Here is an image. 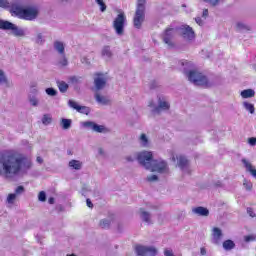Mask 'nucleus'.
<instances>
[{
	"mask_svg": "<svg viewBox=\"0 0 256 256\" xmlns=\"http://www.w3.org/2000/svg\"><path fill=\"white\" fill-rule=\"evenodd\" d=\"M45 93L49 96V97H57V90H55V88H46L45 89Z\"/></svg>",
	"mask_w": 256,
	"mask_h": 256,
	"instance_id": "e433bc0d",
	"label": "nucleus"
},
{
	"mask_svg": "<svg viewBox=\"0 0 256 256\" xmlns=\"http://www.w3.org/2000/svg\"><path fill=\"white\" fill-rule=\"evenodd\" d=\"M38 201H41L42 203H45V201H47V193H45V191L39 192Z\"/></svg>",
	"mask_w": 256,
	"mask_h": 256,
	"instance_id": "79ce46f5",
	"label": "nucleus"
},
{
	"mask_svg": "<svg viewBox=\"0 0 256 256\" xmlns=\"http://www.w3.org/2000/svg\"><path fill=\"white\" fill-rule=\"evenodd\" d=\"M113 223H115V214H110L99 221L98 227H100V229H111Z\"/></svg>",
	"mask_w": 256,
	"mask_h": 256,
	"instance_id": "2eb2a0df",
	"label": "nucleus"
},
{
	"mask_svg": "<svg viewBox=\"0 0 256 256\" xmlns=\"http://www.w3.org/2000/svg\"><path fill=\"white\" fill-rule=\"evenodd\" d=\"M247 213L250 217H255V212L253 211V208H247Z\"/></svg>",
	"mask_w": 256,
	"mask_h": 256,
	"instance_id": "864d4df0",
	"label": "nucleus"
},
{
	"mask_svg": "<svg viewBox=\"0 0 256 256\" xmlns=\"http://www.w3.org/2000/svg\"><path fill=\"white\" fill-rule=\"evenodd\" d=\"M192 213H194V215H198V217H209V209L203 206L193 208Z\"/></svg>",
	"mask_w": 256,
	"mask_h": 256,
	"instance_id": "6ab92c4d",
	"label": "nucleus"
},
{
	"mask_svg": "<svg viewBox=\"0 0 256 256\" xmlns=\"http://www.w3.org/2000/svg\"><path fill=\"white\" fill-rule=\"evenodd\" d=\"M94 97L100 105H109V103H111V100H109V98L99 94V92H96Z\"/></svg>",
	"mask_w": 256,
	"mask_h": 256,
	"instance_id": "aec40b11",
	"label": "nucleus"
},
{
	"mask_svg": "<svg viewBox=\"0 0 256 256\" xmlns=\"http://www.w3.org/2000/svg\"><path fill=\"white\" fill-rule=\"evenodd\" d=\"M68 105L69 107H71V109H75L76 111H78V109L81 107L79 104H77L76 101L74 100H69L68 101Z\"/></svg>",
	"mask_w": 256,
	"mask_h": 256,
	"instance_id": "c03bdc74",
	"label": "nucleus"
},
{
	"mask_svg": "<svg viewBox=\"0 0 256 256\" xmlns=\"http://www.w3.org/2000/svg\"><path fill=\"white\" fill-rule=\"evenodd\" d=\"M171 109V104L165 100V98H158V105L151 110L152 113L159 115L163 111H169Z\"/></svg>",
	"mask_w": 256,
	"mask_h": 256,
	"instance_id": "ddd939ff",
	"label": "nucleus"
},
{
	"mask_svg": "<svg viewBox=\"0 0 256 256\" xmlns=\"http://www.w3.org/2000/svg\"><path fill=\"white\" fill-rule=\"evenodd\" d=\"M223 249H225V251H231V249H235V242H233L232 240L224 241Z\"/></svg>",
	"mask_w": 256,
	"mask_h": 256,
	"instance_id": "c756f323",
	"label": "nucleus"
},
{
	"mask_svg": "<svg viewBox=\"0 0 256 256\" xmlns=\"http://www.w3.org/2000/svg\"><path fill=\"white\" fill-rule=\"evenodd\" d=\"M182 65L184 67V75L190 81V83H193V85L200 86V87H209V80L207 79V76L203 75V73L192 70L187 67H193V64L188 61L182 62Z\"/></svg>",
	"mask_w": 256,
	"mask_h": 256,
	"instance_id": "20e7f679",
	"label": "nucleus"
},
{
	"mask_svg": "<svg viewBox=\"0 0 256 256\" xmlns=\"http://www.w3.org/2000/svg\"><path fill=\"white\" fill-rule=\"evenodd\" d=\"M36 161H37V163H39L41 165L43 163V158H41V156H38L36 158Z\"/></svg>",
	"mask_w": 256,
	"mask_h": 256,
	"instance_id": "bf43d9fd",
	"label": "nucleus"
},
{
	"mask_svg": "<svg viewBox=\"0 0 256 256\" xmlns=\"http://www.w3.org/2000/svg\"><path fill=\"white\" fill-rule=\"evenodd\" d=\"M86 205L87 207H89L90 209H93V202H91V199H86Z\"/></svg>",
	"mask_w": 256,
	"mask_h": 256,
	"instance_id": "5fc2aeb1",
	"label": "nucleus"
},
{
	"mask_svg": "<svg viewBox=\"0 0 256 256\" xmlns=\"http://www.w3.org/2000/svg\"><path fill=\"white\" fill-rule=\"evenodd\" d=\"M77 112L82 113L83 115H89V113H91V110L87 106H80Z\"/></svg>",
	"mask_w": 256,
	"mask_h": 256,
	"instance_id": "4c0bfd02",
	"label": "nucleus"
},
{
	"mask_svg": "<svg viewBox=\"0 0 256 256\" xmlns=\"http://www.w3.org/2000/svg\"><path fill=\"white\" fill-rule=\"evenodd\" d=\"M202 17L204 19H207V17H209V10L208 9H204L202 12Z\"/></svg>",
	"mask_w": 256,
	"mask_h": 256,
	"instance_id": "603ef678",
	"label": "nucleus"
},
{
	"mask_svg": "<svg viewBox=\"0 0 256 256\" xmlns=\"http://www.w3.org/2000/svg\"><path fill=\"white\" fill-rule=\"evenodd\" d=\"M81 127L84 129H90L94 133H109V128L105 127V125H99L93 121H84L81 122Z\"/></svg>",
	"mask_w": 256,
	"mask_h": 256,
	"instance_id": "6e6552de",
	"label": "nucleus"
},
{
	"mask_svg": "<svg viewBox=\"0 0 256 256\" xmlns=\"http://www.w3.org/2000/svg\"><path fill=\"white\" fill-rule=\"evenodd\" d=\"M0 85H5L6 87H11V82H9V79L7 78V75L5 74V71L0 68Z\"/></svg>",
	"mask_w": 256,
	"mask_h": 256,
	"instance_id": "4be33fe9",
	"label": "nucleus"
},
{
	"mask_svg": "<svg viewBox=\"0 0 256 256\" xmlns=\"http://www.w3.org/2000/svg\"><path fill=\"white\" fill-rule=\"evenodd\" d=\"M241 97L243 99H251V97H255V90L246 89L241 92Z\"/></svg>",
	"mask_w": 256,
	"mask_h": 256,
	"instance_id": "bb28decb",
	"label": "nucleus"
},
{
	"mask_svg": "<svg viewBox=\"0 0 256 256\" xmlns=\"http://www.w3.org/2000/svg\"><path fill=\"white\" fill-rule=\"evenodd\" d=\"M164 256H175V254L173 253V250L170 249H165L164 250Z\"/></svg>",
	"mask_w": 256,
	"mask_h": 256,
	"instance_id": "09e8293b",
	"label": "nucleus"
},
{
	"mask_svg": "<svg viewBox=\"0 0 256 256\" xmlns=\"http://www.w3.org/2000/svg\"><path fill=\"white\" fill-rule=\"evenodd\" d=\"M139 143L142 147H149V138L146 134H141L139 137Z\"/></svg>",
	"mask_w": 256,
	"mask_h": 256,
	"instance_id": "7c9ffc66",
	"label": "nucleus"
},
{
	"mask_svg": "<svg viewBox=\"0 0 256 256\" xmlns=\"http://www.w3.org/2000/svg\"><path fill=\"white\" fill-rule=\"evenodd\" d=\"M140 219L147 223V225H153V220L151 219V212L145 210L144 208L139 209Z\"/></svg>",
	"mask_w": 256,
	"mask_h": 256,
	"instance_id": "f3484780",
	"label": "nucleus"
},
{
	"mask_svg": "<svg viewBox=\"0 0 256 256\" xmlns=\"http://www.w3.org/2000/svg\"><path fill=\"white\" fill-rule=\"evenodd\" d=\"M31 167H33L31 160H28L22 154H0V177L4 179H15L21 173L27 174Z\"/></svg>",
	"mask_w": 256,
	"mask_h": 256,
	"instance_id": "f257e3e1",
	"label": "nucleus"
},
{
	"mask_svg": "<svg viewBox=\"0 0 256 256\" xmlns=\"http://www.w3.org/2000/svg\"><path fill=\"white\" fill-rule=\"evenodd\" d=\"M172 161H175V156L172 157Z\"/></svg>",
	"mask_w": 256,
	"mask_h": 256,
	"instance_id": "338daca9",
	"label": "nucleus"
},
{
	"mask_svg": "<svg viewBox=\"0 0 256 256\" xmlns=\"http://www.w3.org/2000/svg\"><path fill=\"white\" fill-rule=\"evenodd\" d=\"M15 199H17V194L11 193L8 195L6 201L9 205H13V203H15Z\"/></svg>",
	"mask_w": 256,
	"mask_h": 256,
	"instance_id": "ea45409f",
	"label": "nucleus"
},
{
	"mask_svg": "<svg viewBox=\"0 0 256 256\" xmlns=\"http://www.w3.org/2000/svg\"><path fill=\"white\" fill-rule=\"evenodd\" d=\"M54 49L57 51L59 55L65 54V45L61 41H55L54 42Z\"/></svg>",
	"mask_w": 256,
	"mask_h": 256,
	"instance_id": "5701e85b",
	"label": "nucleus"
},
{
	"mask_svg": "<svg viewBox=\"0 0 256 256\" xmlns=\"http://www.w3.org/2000/svg\"><path fill=\"white\" fill-rule=\"evenodd\" d=\"M39 90L37 89V83L33 82L30 86V92L28 95H34L37 97Z\"/></svg>",
	"mask_w": 256,
	"mask_h": 256,
	"instance_id": "c9c22d12",
	"label": "nucleus"
},
{
	"mask_svg": "<svg viewBox=\"0 0 256 256\" xmlns=\"http://www.w3.org/2000/svg\"><path fill=\"white\" fill-rule=\"evenodd\" d=\"M53 118L49 114H44L42 117L43 125H51Z\"/></svg>",
	"mask_w": 256,
	"mask_h": 256,
	"instance_id": "72a5a7b5",
	"label": "nucleus"
},
{
	"mask_svg": "<svg viewBox=\"0 0 256 256\" xmlns=\"http://www.w3.org/2000/svg\"><path fill=\"white\" fill-rule=\"evenodd\" d=\"M80 61L83 65H86L87 67L91 66V60L87 56H82Z\"/></svg>",
	"mask_w": 256,
	"mask_h": 256,
	"instance_id": "a18cd8bd",
	"label": "nucleus"
},
{
	"mask_svg": "<svg viewBox=\"0 0 256 256\" xmlns=\"http://www.w3.org/2000/svg\"><path fill=\"white\" fill-rule=\"evenodd\" d=\"M177 166L185 175H191V164L185 156L180 155L177 157Z\"/></svg>",
	"mask_w": 256,
	"mask_h": 256,
	"instance_id": "f8f14e48",
	"label": "nucleus"
},
{
	"mask_svg": "<svg viewBox=\"0 0 256 256\" xmlns=\"http://www.w3.org/2000/svg\"><path fill=\"white\" fill-rule=\"evenodd\" d=\"M242 163L246 167V171H248L250 175L256 179V169L253 168V165H251V163L245 159H242Z\"/></svg>",
	"mask_w": 256,
	"mask_h": 256,
	"instance_id": "412c9836",
	"label": "nucleus"
},
{
	"mask_svg": "<svg viewBox=\"0 0 256 256\" xmlns=\"http://www.w3.org/2000/svg\"><path fill=\"white\" fill-rule=\"evenodd\" d=\"M215 185L216 187H223V183H221V181H218Z\"/></svg>",
	"mask_w": 256,
	"mask_h": 256,
	"instance_id": "680f3d73",
	"label": "nucleus"
},
{
	"mask_svg": "<svg viewBox=\"0 0 256 256\" xmlns=\"http://www.w3.org/2000/svg\"><path fill=\"white\" fill-rule=\"evenodd\" d=\"M223 238V231L220 228L214 227L212 230V243L219 245Z\"/></svg>",
	"mask_w": 256,
	"mask_h": 256,
	"instance_id": "dca6fc26",
	"label": "nucleus"
},
{
	"mask_svg": "<svg viewBox=\"0 0 256 256\" xmlns=\"http://www.w3.org/2000/svg\"><path fill=\"white\" fill-rule=\"evenodd\" d=\"M48 203H49L50 205H54V204H55V198L50 197V198L48 199Z\"/></svg>",
	"mask_w": 256,
	"mask_h": 256,
	"instance_id": "13d9d810",
	"label": "nucleus"
},
{
	"mask_svg": "<svg viewBox=\"0 0 256 256\" xmlns=\"http://www.w3.org/2000/svg\"><path fill=\"white\" fill-rule=\"evenodd\" d=\"M0 7L3 9L10 7L12 17H17L23 21H36L39 18V7L24 6L20 1L10 4L7 0H0Z\"/></svg>",
	"mask_w": 256,
	"mask_h": 256,
	"instance_id": "f03ea898",
	"label": "nucleus"
},
{
	"mask_svg": "<svg viewBox=\"0 0 256 256\" xmlns=\"http://www.w3.org/2000/svg\"><path fill=\"white\" fill-rule=\"evenodd\" d=\"M23 193H25V187L24 186L16 187V189L14 191V195H16V197H19V195H23Z\"/></svg>",
	"mask_w": 256,
	"mask_h": 256,
	"instance_id": "a19ab883",
	"label": "nucleus"
},
{
	"mask_svg": "<svg viewBox=\"0 0 256 256\" xmlns=\"http://www.w3.org/2000/svg\"><path fill=\"white\" fill-rule=\"evenodd\" d=\"M69 65V60H67V56L65 54H60L57 60L58 67H67Z\"/></svg>",
	"mask_w": 256,
	"mask_h": 256,
	"instance_id": "393cba45",
	"label": "nucleus"
},
{
	"mask_svg": "<svg viewBox=\"0 0 256 256\" xmlns=\"http://www.w3.org/2000/svg\"><path fill=\"white\" fill-rule=\"evenodd\" d=\"M148 107H150L151 109H155V107H157V106L155 105V102L150 101L148 104Z\"/></svg>",
	"mask_w": 256,
	"mask_h": 256,
	"instance_id": "4d7b16f0",
	"label": "nucleus"
},
{
	"mask_svg": "<svg viewBox=\"0 0 256 256\" xmlns=\"http://www.w3.org/2000/svg\"><path fill=\"white\" fill-rule=\"evenodd\" d=\"M35 43H36L37 45H43V43H45V39L43 38V33L38 32V33L36 34Z\"/></svg>",
	"mask_w": 256,
	"mask_h": 256,
	"instance_id": "f704fd0d",
	"label": "nucleus"
},
{
	"mask_svg": "<svg viewBox=\"0 0 256 256\" xmlns=\"http://www.w3.org/2000/svg\"><path fill=\"white\" fill-rule=\"evenodd\" d=\"M236 30L237 31H251V28L247 26L245 23L238 22L236 24Z\"/></svg>",
	"mask_w": 256,
	"mask_h": 256,
	"instance_id": "473e14b6",
	"label": "nucleus"
},
{
	"mask_svg": "<svg viewBox=\"0 0 256 256\" xmlns=\"http://www.w3.org/2000/svg\"><path fill=\"white\" fill-rule=\"evenodd\" d=\"M107 81H109V78L106 76V74H103V73L94 74L95 91H103V89L107 87Z\"/></svg>",
	"mask_w": 256,
	"mask_h": 256,
	"instance_id": "1a4fd4ad",
	"label": "nucleus"
},
{
	"mask_svg": "<svg viewBox=\"0 0 256 256\" xmlns=\"http://www.w3.org/2000/svg\"><path fill=\"white\" fill-rule=\"evenodd\" d=\"M195 22H196L197 25H199L200 27H203V25H204L203 19H201V17H196V18H195Z\"/></svg>",
	"mask_w": 256,
	"mask_h": 256,
	"instance_id": "8fccbe9b",
	"label": "nucleus"
},
{
	"mask_svg": "<svg viewBox=\"0 0 256 256\" xmlns=\"http://www.w3.org/2000/svg\"><path fill=\"white\" fill-rule=\"evenodd\" d=\"M178 31H179L181 37H183V39H185V41H193V39H195V31L189 25L180 26L178 28Z\"/></svg>",
	"mask_w": 256,
	"mask_h": 256,
	"instance_id": "9d476101",
	"label": "nucleus"
},
{
	"mask_svg": "<svg viewBox=\"0 0 256 256\" xmlns=\"http://www.w3.org/2000/svg\"><path fill=\"white\" fill-rule=\"evenodd\" d=\"M127 21V17H125L124 12H120L117 17L113 21V29L117 35L120 37L125 33V22Z\"/></svg>",
	"mask_w": 256,
	"mask_h": 256,
	"instance_id": "0eeeda50",
	"label": "nucleus"
},
{
	"mask_svg": "<svg viewBox=\"0 0 256 256\" xmlns=\"http://www.w3.org/2000/svg\"><path fill=\"white\" fill-rule=\"evenodd\" d=\"M243 107L246 109V111H249L251 115L255 113V106L252 103L249 102H243Z\"/></svg>",
	"mask_w": 256,
	"mask_h": 256,
	"instance_id": "2f4dec72",
	"label": "nucleus"
},
{
	"mask_svg": "<svg viewBox=\"0 0 256 256\" xmlns=\"http://www.w3.org/2000/svg\"><path fill=\"white\" fill-rule=\"evenodd\" d=\"M72 81H77V77H73V78H72Z\"/></svg>",
	"mask_w": 256,
	"mask_h": 256,
	"instance_id": "69168bd1",
	"label": "nucleus"
},
{
	"mask_svg": "<svg viewBox=\"0 0 256 256\" xmlns=\"http://www.w3.org/2000/svg\"><path fill=\"white\" fill-rule=\"evenodd\" d=\"M248 143L249 145H251V147H254V145H256V138L255 137L248 138Z\"/></svg>",
	"mask_w": 256,
	"mask_h": 256,
	"instance_id": "3c124183",
	"label": "nucleus"
},
{
	"mask_svg": "<svg viewBox=\"0 0 256 256\" xmlns=\"http://www.w3.org/2000/svg\"><path fill=\"white\" fill-rule=\"evenodd\" d=\"M57 87L60 93H67V89H69V84H67L65 81H58Z\"/></svg>",
	"mask_w": 256,
	"mask_h": 256,
	"instance_id": "cd10ccee",
	"label": "nucleus"
},
{
	"mask_svg": "<svg viewBox=\"0 0 256 256\" xmlns=\"http://www.w3.org/2000/svg\"><path fill=\"white\" fill-rule=\"evenodd\" d=\"M72 123H73V121L71 119L62 118L60 121V126L62 127V129L64 131H67V130L71 129Z\"/></svg>",
	"mask_w": 256,
	"mask_h": 256,
	"instance_id": "a878e982",
	"label": "nucleus"
},
{
	"mask_svg": "<svg viewBox=\"0 0 256 256\" xmlns=\"http://www.w3.org/2000/svg\"><path fill=\"white\" fill-rule=\"evenodd\" d=\"M101 56L104 61H111V59H113V51H111V46H104L101 50Z\"/></svg>",
	"mask_w": 256,
	"mask_h": 256,
	"instance_id": "a211bd4d",
	"label": "nucleus"
},
{
	"mask_svg": "<svg viewBox=\"0 0 256 256\" xmlns=\"http://www.w3.org/2000/svg\"><path fill=\"white\" fill-rule=\"evenodd\" d=\"M0 29H2V31H11L14 37H25V30H23V28H19V26L13 22L7 20L0 19Z\"/></svg>",
	"mask_w": 256,
	"mask_h": 256,
	"instance_id": "423d86ee",
	"label": "nucleus"
},
{
	"mask_svg": "<svg viewBox=\"0 0 256 256\" xmlns=\"http://www.w3.org/2000/svg\"><path fill=\"white\" fill-rule=\"evenodd\" d=\"M159 250L155 246H137L136 254L139 256H157Z\"/></svg>",
	"mask_w": 256,
	"mask_h": 256,
	"instance_id": "9b49d317",
	"label": "nucleus"
},
{
	"mask_svg": "<svg viewBox=\"0 0 256 256\" xmlns=\"http://www.w3.org/2000/svg\"><path fill=\"white\" fill-rule=\"evenodd\" d=\"M96 3L100 6V11L102 13H105V11H107V5H105V2H103V0H96Z\"/></svg>",
	"mask_w": 256,
	"mask_h": 256,
	"instance_id": "37998d69",
	"label": "nucleus"
},
{
	"mask_svg": "<svg viewBox=\"0 0 256 256\" xmlns=\"http://www.w3.org/2000/svg\"><path fill=\"white\" fill-rule=\"evenodd\" d=\"M68 167H70V169H75L76 171H80V169H82L83 167V162L79 160H71L68 164Z\"/></svg>",
	"mask_w": 256,
	"mask_h": 256,
	"instance_id": "b1692460",
	"label": "nucleus"
},
{
	"mask_svg": "<svg viewBox=\"0 0 256 256\" xmlns=\"http://www.w3.org/2000/svg\"><path fill=\"white\" fill-rule=\"evenodd\" d=\"M137 160L144 169H147L152 173H159L160 175H167L169 173V164L167 161L162 159L153 160V153L151 152H140Z\"/></svg>",
	"mask_w": 256,
	"mask_h": 256,
	"instance_id": "7ed1b4c3",
	"label": "nucleus"
},
{
	"mask_svg": "<svg viewBox=\"0 0 256 256\" xmlns=\"http://www.w3.org/2000/svg\"><path fill=\"white\" fill-rule=\"evenodd\" d=\"M204 3H210V5H212V7H217V5H219V1L220 0H203Z\"/></svg>",
	"mask_w": 256,
	"mask_h": 256,
	"instance_id": "de8ad7c7",
	"label": "nucleus"
},
{
	"mask_svg": "<svg viewBox=\"0 0 256 256\" xmlns=\"http://www.w3.org/2000/svg\"><path fill=\"white\" fill-rule=\"evenodd\" d=\"M200 255H202V256L207 255V249H205L204 247H202V248L200 249Z\"/></svg>",
	"mask_w": 256,
	"mask_h": 256,
	"instance_id": "6e6d98bb",
	"label": "nucleus"
},
{
	"mask_svg": "<svg viewBox=\"0 0 256 256\" xmlns=\"http://www.w3.org/2000/svg\"><path fill=\"white\" fill-rule=\"evenodd\" d=\"M126 161L133 162V158L131 156L126 157Z\"/></svg>",
	"mask_w": 256,
	"mask_h": 256,
	"instance_id": "e2e57ef3",
	"label": "nucleus"
},
{
	"mask_svg": "<svg viewBox=\"0 0 256 256\" xmlns=\"http://www.w3.org/2000/svg\"><path fill=\"white\" fill-rule=\"evenodd\" d=\"M61 1V3H71V1H73V0H60Z\"/></svg>",
	"mask_w": 256,
	"mask_h": 256,
	"instance_id": "0e129e2a",
	"label": "nucleus"
},
{
	"mask_svg": "<svg viewBox=\"0 0 256 256\" xmlns=\"http://www.w3.org/2000/svg\"><path fill=\"white\" fill-rule=\"evenodd\" d=\"M243 187L246 189V191H251V189H253V183H251L250 181L244 180Z\"/></svg>",
	"mask_w": 256,
	"mask_h": 256,
	"instance_id": "49530a36",
	"label": "nucleus"
},
{
	"mask_svg": "<svg viewBox=\"0 0 256 256\" xmlns=\"http://www.w3.org/2000/svg\"><path fill=\"white\" fill-rule=\"evenodd\" d=\"M28 101L32 107H39V98L35 95H28Z\"/></svg>",
	"mask_w": 256,
	"mask_h": 256,
	"instance_id": "c85d7f7f",
	"label": "nucleus"
},
{
	"mask_svg": "<svg viewBox=\"0 0 256 256\" xmlns=\"http://www.w3.org/2000/svg\"><path fill=\"white\" fill-rule=\"evenodd\" d=\"M177 33V29L175 28H167L163 34V41L165 45H168V47H174L173 44V38L175 37V34Z\"/></svg>",
	"mask_w": 256,
	"mask_h": 256,
	"instance_id": "4468645a",
	"label": "nucleus"
},
{
	"mask_svg": "<svg viewBox=\"0 0 256 256\" xmlns=\"http://www.w3.org/2000/svg\"><path fill=\"white\" fill-rule=\"evenodd\" d=\"M98 153L99 155H105V151L103 150V148H99Z\"/></svg>",
	"mask_w": 256,
	"mask_h": 256,
	"instance_id": "052dcab7",
	"label": "nucleus"
},
{
	"mask_svg": "<svg viewBox=\"0 0 256 256\" xmlns=\"http://www.w3.org/2000/svg\"><path fill=\"white\" fill-rule=\"evenodd\" d=\"M146 181H148V183H155L157 181H159V176L152 174V175H148L146 177Z\"/></svg>",
	"mask_w": 256,
	"mask_h": 256,
	"instance_id": "58836bf2",
	"label": "nucleus"
},
{
	"mask_svg": "<svg viewBox=\"0 0 256 256\" xmlns=\"http://www.w3.org/2000/svg\"><path fill=\"white\" fill-rule=\"evenodd\" d=\"M145 0H137L136 11L133 17V25L135 29H141L145 23Z\"/></svg>",
	"mask_w": 256,
	"mask_h": 256,
	"instance_id": "39448f33",
	"label": "nucleus"
}]
</instances>
